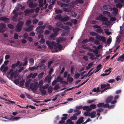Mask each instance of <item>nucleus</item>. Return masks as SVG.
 Listing matches in <instances>:
<instances>
[{"instance_id": "6e6d98bb", "label": "nucleus", "mask_w": 124, "mask_h": 124, "mask_svg": "<svg viewBox=\"0 0 124 124\" xmlns=\"http://www.w3.org/2000/svg\"><path fill=\"white\" fill-rule=\"evenodd\" d=\"M111 41V39L110 38L108 39L107 40V43L108 44H110Z\"/></svg>"}, {"instance_id": "f03ea898", "label": "nucleus", "mask_w": 124, "mask_h": 124, "mask_svg": "<svg viewBox=\"0 0 124 124\" xmlns=\"http://www.w3.org/2000/svg\"><path fill=\"white\" fill-rule=\"evenodd\" d=\"M24 24V23L21 21H19L17 24L15 29L16 31L18 32L20 31L22 29V26Z\"/></svg>"}, {"instance_id": "052dcab7", "label": "nucleus", "mask_w": 124, "mask_h": 124, "mask_svg": "<svg viewBox=\"0 0 124 124\" xmlns=\"http://www.w3.org/2000/svg\"><path fill=\"white\" fill-rule=\"evenodd\" d=\"M27 40L30 42H32L33 40V39L31 37H28L27 39Z\"/></svg>"}, {"instance_id": "7ed1b4c3", "label": "nucleus", "mask_w": 124, "mask_h": 124, "mask_svg": "<svg viewBox=\"0 0 124 124\" xmlns=\"http://www.w3.org/2000/svg\"><path fill=\"white\" fill-rule=\"evenodd\" d=\"M45 27L44 25L38 26L36 29V31H37V33L39 35H41L43 32V30Z\"/></svg>"}, {"instance_id": "8fccbe9b", "label": "nucleus", "mask_w": 124, "mask_h": 124, "mask_svg": "<svg viewBox=\"0 0 124 124\" xmlns=\"http://www.w3.org/2000/svg\"><path fill=\"white\" fill-rule=\"evenodd\" d=\"M69 31V30L68 31V32H67V31H64L63 33L61 35L62 36L66 35Z\"/></svg>"}, {"instance_id": "a19ab883", "label": "nucleus", "mask_w": 124, "mask_h": 124, "mask_svg": "<svg viewBox=\"0 0 124 124\" xmlns=\"http://www.w3.org/2000/svg\"><path fill=\"white\" fill-rule=\"evenodd\" d=\"M60 88L59 85H55L54 87L53 88V89L55 90H57Z\"/></svg>"}, {"instance_id": "37998d69", "label": "nucleus", "mask_w": 124, "mask_h": 124, "mask_svg": "<svg viewBox=\"0 0 124 124\" xmlns=\"http://www.w3.org/2000/svg\"><path fill=\"white\" fill-rule=\"evenodd\" d=\"M104 24L106 25H110V22L109 21L107 20L106 21H104Z\"/></svg>"}, {"instance_id": "3c124183", "label": "nucleus", "mask_w": 124, "mask_h": 124, "mask_svg": "<svg viewBox=\"0 0 124 124\" xmlns=\"http://www.w3.org/2000/svg\"><path fill=\"white\" fill-rule=\"evenodd\" d=\"M27 60V57H26L24 59V61H25V62H24V63H23V66H24L26 65L27 64V63H28V61Z\"/></svg>"}, {"instance_id": "e433bc0d", "label": "nucleus", "mask_w": 124, "mask_h": 124, "mask_svg": "<svg viewBox=\"0 0 124 124\" xmlns=\"http://www.w3.org/2000/svg\"><path fill=\"white\" fill-rule=\"evenodd\" d=\"M44 74V72H43L39 73L38 75V78L39 79H40L42 77L43 75Z\"/></svg>"}, {"instance_id": "864d4df0", "label": "nucleus", "mask_w": 124, "mask_h": 124, "mask_svg": "<svg viewBox=\"0 0 124 124\" xmlns=\"http://www.w3.org/2000/svg\"><path fill=\"white\" fill-rule=\"evenodd\" d=\"M18 35L17 33H15L14 34V39H17L18 38Z\"/></svg>"}, {"instance_id": "79ce46f5", "label": "nucleus", "mask_w": 124, "mask_h": 124, "mask_svg": "<svg viewBox=\"0 0 124 124\" xmlns=\"http://www.w3.org/2000/svg\"><path fill=\"white\" fill-rule=\"evenodd\" d=\"M53 70L54 69L52 68H51L50 69L48 73V74L49 75V76H51V75L52 74V73L53 71Z\"/></svg>"}, {"instance_id": "aec40b11", "label": "nucleus", "mask_w": 124, "mask_h": 124, "mask_svg": "<svg viewBox=\"0 0 124 124\" xmlns=\"http://www.w3.org/2000/svg\"><path fill=\"white\" fill-rule=\"evenodd\" d=\"M69 17L66 16L62 18L60 21L62 22H66L68 21L69 20Z\"/></svg>"}, {"instance_id": "cd10ccee", "label": "nucleus", "mask_w": 124, "mask_h": 124, "mask_svg": "<svg viewBox=\"0 0 124 124\" xmlns=\"http://www.w3.org/2000/svg\"><path fill=\"white\" fill-rule=\"evenodd\" d=\"M70 118L71 120H75L77 119V116L75 115L74 114L73 116L70 117Z\"/></svg>"}, {"instance_id": "f8f14e48", "label": "nucleus", "mask_w": 124, "mask_h": 124, "mask_svg": "<svg viewBox=\"0 0 124 124\" xmlns=\"http://www.w3.org/2000/svg\"><path fill=\"white\" fill-rule=\"evenodd\" d=\"M84 117L81 116L80 117L78 120L77 121V124H80L81 123H83L84 122Z\"/></svg>"}, {"instance_id": "de8ad7c7", "label": "nucleus", "mask_w": 124, "mask_h": 124, "mask_svg": "<svg viewBox=\"0 0 124 124\" xmlns=\"http://www.w3.org/2000/svg\"><path fill=\"white\" fill-rule=\"evenodd\" d=\"M104 103H98L97 105V107H103Z\"/></svg>"}, {"instance_id": "412c9836", "label": "nucleus", "mask_w": 124, "mask_h": 124, "mask_svg": "<svg viewBox=\"0 0 124 124\" xmlns=\"http://www.w3.org/2000/svg\"><path fill=\"white\" fill-rule=\"evenodd\" d=\"M57 35V34H56V33H53L50 35L49 39H50L51 38L56 37Z\"/></svg>"}, {"instance_id": "e2e57ef3", "label": "nucleus", "mask_w": 124, "mask_h": 124, "mask_svg": "<svg viewBox=\"0 0 124 124\" xmlns=\"http://www.w3.org/2000/svg\"><path fill=\"white\" fill-rule=\"evenodd\" d=\"M20 61H18L16 63H14L16 65V67L18 66L19 65V67H20L21 66V65L20 64Z\"/></svg>"}, {"instance_id": "c85d7f7f", "label": "nucleus", "mask_w": 124, "mask_h": 124, "mask_svg": "<svg viewBox=\"0 0 124 124\" xmlns=\"http://www.w3.org/2000/svg\"><path fill=\"white\" fill-rule=\"evenodd\" d=\"M47 79L48 83L49 84L50 83L51 80V76H49H49L48 77H46L45 78V79L46 80Z\"/></svg>"}, {"instance_id": "9d476101", "label": "nucleus", "mask_w": 124, "mask_h": 124, "mask_svg": "<svg viewBox=\"0 0 124 124\" xmlns=\"http://www.w3.org/2000/svg\"><path fill=\"white\" fill-rule=\"evenodd\" d=\"M28 4L29 7L30 8H34L35 7L34 5L33 1L32 0H29L28 2Z\"/></svg>"}, {"instance_id": "39448f33", "label": "nucleus", "mask_w": 124, "mask_h": 124, "mask_svg": "<svg viewBox=\"0 0 124 124\" xmlns=\"http://www.w3.org/2000/svg\"><path fill=\"white\" fill-rule=\"evenodd\" d=\"M30 87L31 89L32 90L37 89L38 88V83L35 82L34 84L32 83H31L30 85Z\"/></svg>"}, {"instance_id": "2eb2a0df", "label": "nucleus", "mask_w": 124, "mask_h": 124, "mask_svg": "<svg viewBox=\"0 0 124 124\" xmlns=\"http://www.w3.org/2000/svg\"><path fill=\"white\" fill-rule=\"evenodd\" d=\"M82 108L83 110H86L87 112H89L91 111V108L88 106H85L83 107Z\"/></svg>"}, {"instance_id": "4be33fe9", "label": "nucleus", "mask_w": 124, "mask_h": 124, "mask_svg": "<svg viewBox=\"0 0 124 124\" xmlns=\"http://www.w3.org/2000/svg\"><path fill=\"white\" fill-rule=\"evenodd\" d=\"M39 90L40 91L41 93L43 95H45L46 93V90L41 89V87H39Z\"/></svg>"}, {"instance_id": "423d86ee", "label": "nucleus", "mask_w": 124, "mask_h": 124, "mask_svg": "<svg viewBox=\"0 0 124 124\" xmlns=\"http://www.w3.org/2000/svg\"><path fill=\"white\" fill-rule=\"evenodd\" d=\"M0 20L3 21L4 23H9L10 22L9 18H7L6 16L0 17Z\"/></svg>"}, {"instance_id": "bb28decb", "label": "nucleus", "mask_w": 124, "mask_h": 124, "mask_svg": "<svg viewBox=\"0 0 124 124\" xmlns=\"http://www.w3.org/2000/svg\"><path fill=\"white\" fill-rule=\"evenodd\" d=\"M20 118V117H11L10 118V120H12L13 121L18 120Z\"/></svg>"}, {"instance_id": "2f4dec72", "label": "nucleus", "mask_w": 124, "mask_h": 124, "mask_svg": "<svg viewBox=\"0 0 124 124\" xmlns=\"http://www.w3.org/2000/svg\"><path fill=\"white\" fill-rule=\"evenodd\" d=\"M49 86V85L48 84H46V85L43 86H40L39 87H41V89L44 90L46 89Z\"/></svg>"}, {"instance_id": "49530a36", "label": "nucleus", "mask_w": 124, "mask_h": 124, "mask_svg": "<svg viewBox=\"0 0 124 124\" xmlns=\"http://www.w3.org/2000/svg\"><path fill=\"white\" fill-rule=\"evenodd\" d=\"M61 28H63L65 29H69L70 27L69 26H61Z\"/></svg>"}, {"instance_id": "393cba45", "label": "nucleus", "mask_w": 124, "mask_h": 124, "mask_svg": "<svg viewBox=\"0 0 124 124\" xmlns=\"http://www.w3.org/2000/svg\"><path fill=\"white\" fill-rule=\"evenodd\" d=\"M62 17V16L61 14H58L57 15L54 17L55 19H57L58 20H61Z\"/></svg>"}, {"instance_id": "72a5a7b5", "label": "nucleus", "mask_w": 124, "mask_h": 124, "mask_svg": "<svg viewBox=\"0 0 124 124\" xmlns=\"http://www.w3.org/2000/svg\"><path fill=\"white\" fill-rule=\"evenodd\" d=\"M53 90V89L52 88V87L51 86H50L48 88V92L49 93H51L52 92Z\"/></svg>"}, {"instance_id": "4468645a", "label": "nucleus", "mask_w": 124, "mask_h": 124, "mask_svg": "<svg viewBox=\"0 0 124 124\" xmlns=\"http://www.w3.org/2000/svg\"><path fill=\"white\" fill-rule=\"evenodd\" d=\"M87 54L90 56V59L92 60H93L94 59V57H95V55L93 53H87Z\"/></svg>"}, {"instance_id": "13d9d810", "label": "nucleus", "mask_w": 124, "mask_h": 124, "mask_svg": "<svg viewBox=\"0 0 124 124\" xmlns=\"http://www.w3.org/2000/svg\"><path fill=\"white\" fill-rule=\"evenodd\" d=\"M14 72H11L10 73V78H12L14 77Z\"/></svg>"}, {"instance_id": "b1692460", "label": "nucleus", "mask_w": 124, "mask_h": 124, "mask_svg": "<svg viewBox=\"0 0 124 124\" xmlns=\"http://www.w3.org/2000/svg\"><path fill=\"white\" fill-rule=\"evenodd\" d=\"M60 29L59 28H53V31L54 32V33H56L57 35L58 34V32L60 30Z\"/></svg>"}, {"instance_id": "473e14b6", "label": "nucleus", "mask_w": 124, "mask_h": 124, "mask_svg": "<svg viewBox=\"0 0 124 124\" xmlns=\"http://www.w3.org/2000/svg\"><path fill=\"white\" fill-rule=\"evenodd\" d=\"M96 31L98 33H102L103 30L101 28L99 29H97L96 30Z\"/></svg>"}, {"instance_id": "c03bdc74", "label": "nucleus", "mask_w": 124, "mask_h": 124, "mask_svg": "<svg viewBox=\"0 0 124 124\" xmlns=\"http://www.w3.org/2000/svg\"><path fill=\"white\" fill-rule=\"evenodd\" d=\"M101 37L100 40H101L103 42H105L106 41V39L103 36H101Z\"/></svg>"}, {"instance_id": "bf43d9fd", "label": "nucleus", "mask_w": 124, "mask_h": 124, "mask_svg": "<svg viewBox=\"0 0 124 124\" xmlns=\"http://www.w3.org/2000/svg\"><path fill=\"white\" fill-rule=\"evenodd\" d=\"M89 112H85L84 113V115L85 116H89Z\"/></svg>"}, {"instance_id": "5701e85b", "label": "nucleus", "mask_w": 124, "mask_h": 124, "mask_svg": "<svg viewBox=\"0 0 124 124\" xmlns=\"http://www.w3.org/2000/svg\"><path fill=\"white\" fill-rule=\"evenodd\" d=\"M31 79H30L29 80L26 82L25 84V86L27 87H29V85L30 83L31 82Z\"/></svg>"}, {"instance_id": "f3484780", "label": "nucleus", "mask_w": 124, "mask_h": 124, "mask_svg": "<svg viewBox=\"0 0 124 124\" xmlns=\"http://www.w3.org/2000/svg\"><path fill=\"white\" fill-rule=\"evenodd\" d=\"M121 37H123L122 36H121V34L119 36H117V37L116 38V42L117 43V44H119L121 41L120 40V39Z\"/></svg>"}, {"instance_id": "c9c22d12", "label": "nucleus", "mask_w": 124, "mask_h": 124, "mask_svg": "<svg viewBox=\"0 0 124 124\" xmlns=\"http://www.w3.org/2000/svg\"><path fill=\"white\" fill-rule=\"evenodd\" d=\"M90 108H91V110L92 109H95L96 108V106L94 104H91L90 106Z\"/></svg>"}, {"instance_id": "20e7f679", "label": "nucleus", "mask_w": 124, "mask_h": 124, "mask_svg": "<svg viewBox=\"0 0 124 124\" xmlns=\"http://www.w3.org/2000/svg\"><path fill=\"white\" fill-rule=\"evenodd\" d=\"M6 25L4 23H0V32L3 33L6 30Z\"/></svg>"}, {"instance_id": "6ab92c4d", "label": "nucleus", "mask_w": 124, "mask_h": 124, "mask_svg": "<svg viewBox=\"0 0 124 124\" xmlns=\"http://www.w3.org/2000/svg\"><path fill=\"white\" fill-rule=\"evenodd\" d=\"M70 16L73 17H75L77 16V13L74 11H71L69 14Z\"/></svg>"}, {"instance_id": "5fc2aeb1", "label": "nucleus", "mask_w": 124, "mask_h": 124, "mask_svg": "<svg viewBox=\"0 0 124 124\" xmlns=\"http://www.w3.org/2000/svg\"><path fill=\"white\" fill-rule=\"evenodd\" d=\"M55 11L56 14H58L59 13H62V10L60 9H56Z\"/></svg>"}, {"instance_id": "680f3d73", "label": "nucleus", "mask_w": 124, "mask_h": 124, "mask_svg": "<svg viewBox=\"0 0 124 124\" xmlns=\"http://www.w3.org/2000/svg\"><path fill=\"white\" fill-rule=\"evenodd\" d=\"M113 9L114 12L116 13H117L118 12V9L114 7L112 8V10Z\"/></svg>"}, {"instance_id": "0e129e2a", "label": "nucleus", "mask_w": 124, "mask_h": 124, "mask_svg": "<svg viewBox=\"0 0 124 124\" xmlns=\"http://www.w3.org/2000/svg\"><path fill=\"white\" fill-rule=\"evenodd\" d=\"M83 59L86 61H88V56L86 55H84L83 57Z\"/></svg>"}, {"instance_id": "6e6552de", "label": "nucleus", "mask_w": 124, "mask_h": 124, "mask_svg": "<svg viewBox=\"0 0 124 124\" xmlns=\"http://www.w3.org/2000/svg\"><path fill=\"white\" fill-rule=\"evenodd\" d=\"M120 33L121 34V36L123 37H124V23L123 25V27L121 29L122 27L120 26Z\"/></svg>"}, {"instance_id": "4d7b16f0", "label": "nucleus", "mask_w": 124, "mask_h": 124, "mask_svg": "<svg viewBox=\"0 0 124 124\" xmlns=\"http://www.w3.org/2000/svg\"><path fill=\"white\" fill-rule=\"evenodd\" d=\"M80 76V74L79 73H78L75 74L74 75V77L76 79H77Z\"/></svg>"}, {"instance_id": "774afa93", "label": "nucleus", "mask_w": 124, "mask_h": 124, "mask_svg": "<svg viewBox=\"0 0 124 124\" xmlns=\"http://www.w3.org/2000/svg\"><path fill=\"white\" fill-rule=\"evenodd\" d=\"M92 121V120H91L90 118H88L86 120V121L85 122L83 123L82 124H85L87 122H88L89 121Z\"/></svg>"}, {"instance_id": "c756f323", "label": "nucleus", "mask_w": 124, "mask_h": 124, "mask_svg": "<svg viewBox=\"0 0 124 124\" xmlns=\"http://www.w3.org/2000/svg\"><path fill=\"white\" fill-rule=\"evenodd\" d=\"M31 23V22L30 20H27L25 23L26 26H29Z\"/></svg>"}, {"instance_id": "58836bf2", "label": "nucleus", "mask_w": 124, "mask_h": 124, "mask_svg": "<svg viewBox=\"0 0 124 124\" xmlns=\"http://www.w3.org/2000/svg\"><path fill=\"white\" fill-rule=\"evenodd\" d=\"M102 13L103 15H109L110 14V13L109 12L104 11L102 12Z\"/></svg>"}, {"instance_id": "603ef678", "label": "nucleus", "mask_w": 124, "mask_h": 124, "mask_svg": "<svg viewBox=\"0 0 124 124\" xmlns=\"http://www.w3.org/2000/svg\"><path fill=\"white\" fill-rule=\"evenodd\" d=\"M8 66H6L3 69L2 71L3 72H6L8 69Z\"/></svg>"}, {"instance_id": "ddd939ff", "label": "nucleus", "mask_w": 124, "mask_h": 124, "mask_svg": "<svg viewBox=\"0 0 124 124\" xmlns=\"http://www.w3.org/2000/svg\"><path fill=\"white\" fill-rule=\"evenodd\" d=\"M96 113V112L95 111H93L90 112L89 117H90L91 118H94L95 117Z\"/></svg>"}, {"instance_id": "1a4fd4ad", "label": "nucleus", "mask_w": 124, "mask_h": 124, "mask_svg": "<svg viewBox=\"0 0 124 124\" xmlns=\"http://www.w3.org/2000/svg\"><path fill=\"white\" fill-rule=\"evenodd\" d=\"M99 17L100 19H99V20L102 21L104 22L105 21H106L108 19L107 18L104 16L103 15L101 14L99 16Z\"/></svg>"}, {"instance_id": "0eeeda50", "label": "nucleus", "mask_w": 124, "mask_h": 124, "mask_svg": "<svg viewBox=\"0 0 124 124\" xmlns=\"http://www.w3.org/2000/svg\"><path fill=\"white\" fill-rule=\"evenodd\" d=\"M58 48L59 50H61L62 48V46L61 45L59 44V43H57L54 44V49H56Z\"/></svg>"}, {"instance_id": "09e8293b", "label": "nucleus", "mask_w": 124, "mask_h": 124, "mask_svg": "<svg viewBox=\"0 0 124 124\" xmlns=\"http://www.w3.org/2000/svg\"><path fill=\"white\" fill-rule=\"evenodd\" d=\"M76 3L83 4L84 3V1L83 0H76Z\"/></svg>"}, {"instance_id": "dca6fc26", "label": "nucleus", "mask_w": 124, "mask_h": 124, "mask_svg": "<svg viewBox=\"0 0 124 124\" xmlns=\"http://www.w3.org/2000/svg\"><path fill=\"white\" fill-rule=\"evenodd\" d=\"M34 25H30L28 27L26 28V31H31L33 29Z\"/></svg>"}, {"instance_id": "4c0bfd02", "label": "nucleus", "mask_w": 124, "mask_h": 124, "mask_svg": "<svg viewBox=\"0 0 124 124\" xmlns=\"http://www.w3.org/2000/svg\"><path fill=\"white\" fill-rule=\"evenodd\" d=\"M7 26L8 27L11 29H13L14 28V26L11 24H8V25Z\"/></svg>"}, {"instance_id": "f704fd0d", "label": "nucleus", "mask_w": 124, "mask_h": 124, "mask_svg": "<svg viewBox=\"0 0 124 124\" xmlns=\"http://www.w3.org/2000/svg\"><path fill=\"white\" fill-rule=\"evenodd\" d=\"M90 34L91 35L94 36H97L98 35V34L95 32L92 31L90 32Z\"/></svg>"}, {"instance_id": "ea45409f", "label": "nucleus", "mask_w": 124, "mask_h": 124, "mask_svg": "<svg viewBox=\"0 0 124 124\" xmlns=\"http://www.w3.org/2000/svg\"><path fill=\"white\" fill-rule=\"evenodd\" d=\"M62 78L60 76H59L58 77H57V82H60L61 83V82H62Z\"/></svg>"}, {"instance_id": "f257e3e1", "label": "nucleus", "mask_w": 124, "mask_h": 124, "mask_svg": "<svg viewBox=\"0 0 124 124\" xmlns=\"http://www.w3.org/2000/svg\"><path fill=\"white\" fill-rule=\"evenodd\" d=\"M119 97V96L118 95L116 96L114 98V100L112 101L114 98V97L112 96H110L106 98L105 101L107 103H111L112 104H115L117 102V100Z\"/></svg>"}, {"instance_id": "a18cd8bd", "label": "nucleus", "mask_w": 124, "mask_h": 124, "mask_svg": "<svg viewBox=\"0 0 124 124\" xmlns=\"http://www.w3.org/2000/svg\"><path fill=\"white\" fill-rule=\"evenodd\" d=\"M116 6L117 8H120L122 7V4L119 3L116 4Z\"/></svg>"}, {"instance_id": "a878e982", "label": "nucleus", "mask_w": 124, "mask_h": 124, "mask_svg": "<svg viewBox=\"0 0 124 124\" xmlns=\"http://www.w3.org/2000/svg\"><path fill=\"white\" fill-rule=\"evenodd\" d=\"M51 44H49L48 45V46L49 48L51 49H53L54 48V46L55 44L54 42H52L51 43Z\"/></svg>"}, {"instance_id": "a211bd4d", "label": "nucleus", "mask_w": 124, "mask_h": 124, "mask_svg": "<svg viewBox=\"0 0 124 124\" xmlns=\"http://www.w3.org/2000/svg\"><path fill=\"white\" fill-rule=\"evenodd\" d=\"M18 13L14 14L12 18V20L14 22H16L17 20V17L18 16Z\"/></svg>"}, {"instance_id": "7c9ffc66", "label": "nucleus", "mask_w": 124, "mask_h": 124, "mask_svg": "<svg viewBox=\"0 0 124 124\" xmlns=\"http://www.w3.org/2000/svg\"><path fill=\"white\" fill-rule=\"evenodd\" d=\"M73 79L72 78L69 77H68L67 78V81H69L70 83H71L73 81Z\"/></svg>"}, {"instance_id": "9b49d317", "label": "nucleus", "mask_w": 124, "mask_h": 124, "mask_svg": "<svg viewBox=\"0 0 124 124\" xmlns=\"http://www.w3.org/2000/svg\"><path fill=\"white\" fill-rule=\"evenodd\" d=\"M103 8L105 10H107L111 11L112 10V8L108 5H105L103 6Z\"/></svg>"}, {"instance_id": "69168bd1", "label": "nucleus", "mask_w": 124, "mask_h": 124, "mask_svg": "<svg viewBox=\"0 0 124 124\" xmlns=\"http://www.w3.org/2000/svg\"><path fill=\"white\" fill-rule=\"evenodd\" d=\"M48 1L49 2H52V5H54V3L55 1L54 0H48Z\"/></svg>"}, {"instance_id": "338daca9", "label": "nucleus", "mask_w": 124, "mask_h": 124, "mask_svg": "<svg viewBox=\"0 0 124 124\" xmlns=\"http://www.w3.org/2000/svg\"><path fill=\"white\" fill-rule=\"evenodd\" d=\"M47 28L48 30H53V28L51 25H49L47 27Z\"/></svg>"}]
</instances>
